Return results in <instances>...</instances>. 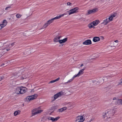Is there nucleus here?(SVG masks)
<instances>
[{"mask_svg":"<svg viewBox=\"0 0 122 122\" xmlns=\"http://www.w3.org/2000/svg\"><path fill=\"white\" fill-rule=\"evenodd\" d=\"M93 119H94L93 118H92L89 121V122H90L91 121H93Z\"/></svg>","mask_w":122,"mask_h":122,"instance_id":"c03bdc74","label":"nucleus"},{"mask_svg":"<svg viewBox=\"0 0 122 122\" xmlns=\"http://www.w3.org/2000/svg\"><path fill=\"white\" fill-rule=\"evenodd\" d=\"M83 66V64H82L80 66V67H82Z\"/></svg>","mask_w":122,"mask_h":122,"instance_id":"49530a36","label":"nucleus"},{"mask_svg":"<svg viewBox=\"0 0 122 122\" xmlns=\"http://www.w3.org/2000/svg\"><path fill=\"white\" fill-rule=\"evenodd\" d=\"M9 46V45L7 46H6V47H8Z\"/></svg>","mask_w":122,"mask_h":122,"instance_id":"8fccbe9b","label":"nucleus"},{"mask_svg":"<svg viewBox=\"0 0 122 122\" xmlns=\"http://www.w3.org/2000/svg\"><path fill=\"white\" fill-rule=\"evenodd\" d=\"M116 44H115L114 45H113V46H110L111 47H115L116 46Z\"/></svg>","mask_w":122,"mask_h":122,"instance_id":"ea45409f","label":"nucleus"},{"mask_svg":"<svg viewBox=\"0 0 122 122\" xmlns=\"http://www.w3.org/2000/svg\"><path fill=\"white\" fill-rule=\"evenodd\" d=\"M11 8V6H7V7H6L5 8V10H8V8Z\"/></svg>","mask_w":122,"mask_h":122,"instance_id":"e433bc0d","label":"nucleus"},{"mask_svg":"<svg viewBox=\"0 0 122 122\" xmlns=\"http://www.w3.org/2000/svg\"><path fill=\"white\" fill-rule=\"evenodd\" d=\"M67 14L66 13H64L63 14H62L59 16H57L54 18H53L54 20H56L59 19L63 17L64 15H66Z\"/></svg>","mask_w":122,"mask_h":122,"instance_id":"2eb2a0df","label":"nucleus"},{"mask_svg":"<svg viewBox=\"0 0 122 122\" xmlns=\"http://www.w3.org/2000/svg\"><path fill=\"white\" fill-rule=\"evenodd\" d=\"M67 38H65L62 40H60L59 41V43L61 44L65 43L67 41Z\"/></svg>","mask_w":122,"mask_h":122,"instance_id":"412c9836","label":"nucleus"},{"mask_svg":"<svg viewBox=\"0 0 122 122\" xmlns=\"http://www.w3.org/2000/svg\"><path fill=\"white\" fill-rule=\"evenodd\" d=\"M116 15L117 14L115 13L114 14L110 16L112 18H113L115 17Z\"/></svg>","mask_w":122,"mask_h":122,"instance_id":"7c9ffc66","label":"nucleus"},{"mask_svg":"<svg viewBox=\"0 0 122 122\" xmlns=\"http://www.w3.org/2000/svg\"><path fill=\"white\" fill-rule=\"evenodd\" d=\"M85 119L82 116H79L76 117L75 120V122H82L84 121Z\"/></svg>","mask_w":122,"mask_h":122,"instance_id":"423d86ee","label":"nucleus"},{"mask_svg":"<svg viewBox=\"0 0 122 122\" xmlns=\"http://www.w3.org/2000/svg\"><path fill=\"white\" fill-rule=\"evenodd\" d=\"M54 20L53 18L51 19L48 21H47V22L49 25L50 24H51V23H52L53 22Z\"/></svg>","mask_w":122,"mask_h":122,"instance_id":"a878e982","label":"nucleus"},{"mask_svg":"<svg viewBox=\"0 0 122 122\" xmlns=\"http://www.w3.org/2000/svg\"><path fill=\"white\" fill-rule=\"evenodd\" d=\"M76 77L74 76L71 79L69 80L67 82H66L65 84H66V83H69L71 82L74 79V78Z\"/></svg>","mask_w":122,"mask_h":122,"instance_id":"b1692460","label":"nucleus"},{"mask_svg":"<svg viewBox=\"0 0 122 122\" xmlns=\"http://www.w3.org/2000/svg\"><path fill=\"white\" fill-rule=\"evenodd\" d=\"M5 77L3 76H0V81L4 79Z\"/></svg>","mask_w":122,"mask_h":122,"instance_id":"2f4dec72","label":"nucleus"},{"mask_svg":"<svg viewBox=\"0 0 122 122\" xmlns=\"http://www.w3.org/2000/svg\"><path fill=\"white\" fill-rule=\"evenodd\" d=\"M60 79V78L58 77L55 80L51 81L49 82V83H54V82L59 80Z\"/></svg>","mask_w":122,"mask_h":122,"instance_id":"393cba45","label":"nucleus"},{"mask_svg":"<svg viewBox=\"0 0 122 122\" xmlns=\"http://www.w3.org/2000/svg\"><path fill=\"white\" fill-rule=\"evenodd\" d=\"M67 108L66 107H64L61 108L59 109V112H62L66 110Z\"/></svg>","mask_w":122,"mask_h":122,"instance_id":"4be33fe9","label":"nucleus"},{"mask_svg":"<svg viewBox=\"0 0 122 122\" xmlns=\"http://www.w3.org/2000/svg\"><path fill=\"white\" fill-rule=\"evenodd\" d=\"M118 41L117 40L115 41H114V42L116 43H117L118 42Z\"/></svg>","mask_w":122,"mask_h":122,"instance_id":"37998d69","label":"nucleus"},{"mask_svg":"<svg viewBox=\"0 0 122 122\" xmlns=\"http://www.w3.org/2000/svg\"><path fill=\"white\" fill-rule=\"evenodd\" d=\"M20 87L16 88L15 90V93L17 94H20Z\"/></svg>","mask_w":122,"mask_h":122,"instance_id":"a211bd4d","label":"nucleus"},{"mask_svg":"<svg viewBox=\"0 0 122 122\" xmlns=\"http://www.w3.org/2000/svg\"><path fill=\"white\" fill-rule=\"evenodd\" d=\"M13 76H14V78H16L18 76H16L15 75H14Z\"/></svg>","mask_w":122,"mask_h":122,"instance_id":"58836bf2","label":"nucleus"},{"mask_svg":"<svg viewBox=\"0 0 122 122\" xmlns=\"http://www.w3.org/2000/svg\"><path fill=\"white\" fill-rule=\"evenodd\" d=\"M10 50V49H6V50L7 51H9Z\"/></svg>","mask_w":122,"mask_h":122,"instance_id":"09e8293b","label":"nucleus"},{"mask_svg":"<svg viewBox=\"0 0 122 122\" xmlns=\"http://www.w3.org/2000/svg\"><path fill=\"white\" fill-rule=\"evenodd\" d=\"M20 94H23L25 93L27 91L26 88L25 87H20Z\"/></svg>","mask_w":122,"mask_h":122,"instance_id":"9d476101","label":"nucleus"},{"mask_svg":"<svg viewBox=\"0 0 122 122\" xmlns=\"http://www.w3.org/2000/svg\"><path fill=\"white\" fill-rule=\"evenodd\" d=\"M67 5H68L71 6L72 5V3L70 2H68L67 3Z\"/></svg>","mask_w":122,"mask_h":122,"instance_id":"f704fd0d","label":"nucleus"},{"mask_svg":"<svg viewBox=\"0 0 122 122\" xmlns=\"http://www.w3.org/2000/svg\"><path fill=\"white\" fill-rule=\"evenodd\" d=\"M20 111L19 110H18L15 111L14 113V116H16L18 115L20 113Z\"/></svg>","mask_w":122,"mask_h":122,"instance_id":"bb28decb","label":"nucleus"},{"mask_svg":"<svg viewBox=\"0 0 122 122\" xmlns=\"http://www.w3.org/2000/svg\"><path fill=\"white\" fill-rule=\"evenodd\" d=\"M85 69V68H84L82 69L79 71L78 73L76 75H75V76L76 77L79 76L81 75L83 73V71Z\"/></svg>","mask_w":122,"mask_h":122,"instance_id":"dca6fc26","label":"nucleus"},{"mask_svg":"<svg viewBox=\"0 0 122 122\" xmlns=\"http://www.w3.org/2000/svg\"><path fill=\"white\" fill-rule=\"evenodd\" d=\"M7 24V21L6 20H4L3 22V23L0 24V30L5 27Z\"/></svg>","mask_w":122,"mask_h":122,"instance_id":"9b49d317","label":"nucleus"},{"mask_svg":"<svg viewBox=\"0 0 122 122\" xmlns=\"http://www.w3.org/2000/svg\"><path fill=\"white\" fill-rule=\"evenodd\" d=\"M5 65V64L4 63H3L2 64L1 66H4V65Z\"/></svg>","mask_w":122,"mask_h":122,"instance_id":"a18cd8bd","label":"nucleus"},{"mask_svg":"<svg viewBox=\"0 0 122 122\" xmlns=\"http://www.w3.org/2000/svg\"><path fill=\"white\" fill-rule=\"evenodd\" d=\"M4 51L3 50H0V57L3 55L4 54Z\"/></svg>","mask_w":122,"mask_h":122,"instance_id":"cd10ccee","label":"nucleus"},{"mask_svg":"<svg viewBox=\"0 0 122 122\" xmlns=\"http://www.w3.org/2000/svg\"><path fill=\"white\" fill-rule=\"evenodd\" d=\"M114 110H108L107 113V117L106 119L110 118L114 114Z\"/></svg>","mask_w":122,"mask_h":122,"instance_id":"7ed1b4c3","label":"nucleus"},{"mask_svg":"<svg viewBox=\"0 0 122 122\" xmlns=\"http://www.w3.org/2000/svg\"><path fill=\"white\" fill-rule=\"evenodd\" d=\"M107 76L103 77V79L101 77L99 78L98 81H97V84H101L103 83L104 80H106L107 78Z\"/></svg>","mask_w":122,"mask_h":122,"instance_id":"6e6552de","label":"nucleus"},{"mask_svg":"<svg viewBox=\"0 0 122 122\" xmlns=\"http://www.w3.org/2000/svg\"><path fill=\"white\" fill-rule=\"evenodd\" d=\"M64 94V92H61L57 93L55 95L53 96L54 99L52 100L53 101L55 100L58 97H61V96L63 95Z\"/></svg>","mask_w":122,"mask_h":122,"instance_id":"39448f33","label":"nucleus"},{"mask_svg":"<svg viewBox=\"0 0 122 122\" xmlns=\"http://www.w3.org/2000/svg\"><path fill=\"white\" fill-rule=\"evenodd\" d=\"M82 44H83L85 45H90L92 44V42L91 40H86Z\"/></svg>","mask_w":122,"mask_h":122,"instance_id":"4468645a","label":"nucleus"},{"mask_svg":"<svg viewBox=\"0 0 122 122\" xmlns=\"http://www.w3.org/2000/svg\"><path fill=\"white\" fill-rule=\"evenodd\" d=\"M116 105H122V99H118L115 102Z\"/></svg>","mask_w":122,"mask_h":122,"instance_id":"f8f14e48","label":"nucleus"},{"mask_svg":"<svg viewBox=\"0 0 122 122\" xmlns=\"http://www.w3.org/2000/svg\"><path fill=\"white\" fill-rule=\"evenodd\" d=\"M49 25L48 23L47 22H46L45 24L42 28L40 29V30L44 29L46 28Z\"/></svg>","mask_w":122,"mask_h":122,"instance_id":"5701e85b","label":"nucleus"},{"mask_svg":"<svg viewBox=\"0 0 122 122\" xmlns=\"http://www.w3.org/2000/svg\"><path fill=\"white\" fill-rule=\"evenodd\" d=\"M61 37V36H56L53 39V41L55 42H59V41L60 40V38Z\"/></svg>","mask_w":122,"mask_h":122,"instance_id":"ddd939ff","label":"nucleus"},{"mask_svg":"<svg viewBox=\"0 0 122 122\" xmlns=\"http://www.w3.org/2000/svg\"><path fill=\"white\" fill-rule=\"evenodd\" d=\"M107 113L106 112H104L102 114L103 117V118H105L106 119V117H107Z\"/></svg>","mask_w":122,"mask_h":122,"instance_id":"c85d7f7f","label":"nucleus"},{"mask_svg":"<svg viewBox=\"0 0 122 122\" xmlns=\"http://www.w3.org/2000/svg\"><path fill=\"white\" fill-rule=\"evenodd\" d=\"M113 19V18H112L111 17V16L109 17L108 18V19L109 20V22H110V21H112Z\"/></svg>","mask_w":122,"mask_h":122,"instance_id":"473e14b6","label":"nucleus"},{"mask_svg":"<svg viewBox=\"0 0 122 122\" xmlns=\"http://www.w3.org/2000/svg\"><path fill=\"white\" fill-rule=\"evenodd\" d=\"M42 111V110H39L37 108L34 109L31 111L32 115L31 117H32L37 114L40 113Z\"/></svg>","mask_w":122,"mask_h":122,"instance_id":"f03ea898","label":"nucleus"},{"mask_svg":"<svg viewBox=\"0 0 122 122\" xmlns=\"http://www.w3.org/2000/svg\"><path fill=\"white\" fill-rule=\"evenodd\" d=\"M117 99L116 98V97H114L113 98V100H116Z\"/></svg>","mask_w":122,"mask_h":122,"instance_id":"a19ab883","label":"nucleus"},{"mask_svg":"<svg viewBox=\"0 0 122 122\" xmlns=\"http://www.w3.org/2000/svg\"><path fill=\"white\" fill-rule=\"evenodd\" d=\"M78 9L79 8L78 7H76L67 11V12H68V13L69 14V15H70L72 14L78 12Z\"/></svg>","mask_w":122,"mask_h":122,"instance_id":"20e7f679","label":"nucleus"},{"mask_svg":"<svg viewBox=\"0 0 122 122\" xmlns=\"http://www.w3.org/2000/svg\"><path fill=\"white\" fill-rule=\"evenodd\" d=\"M14 43H13L11 44V46H13L14 45Z\"/></svg>","mask_w":122,"mask_h":122,"instance_id":"79ce46f5","label":"nucleus"},{"mask_svg":"<svg viewBox=\"0 0 122 122\" xmlns=\"http://www.w3.org/2000/svg\"><path fill=\"white\" fill-rule=\"evenodd\" d=\"M101 37L102 38V39H104V37L103 36H102Z\"/></svg>","mask_w":122,"mask_h":122,"instance_id":"de8ad7c7","label":"nucleus"},{"mask_svg":"<svg viewBox=\"0 0 122 122\" xmlns=\"http://www.w3.org/2000/svg\"><path fill=\"white\" fill-rule=\"evenodd\" d=\"M109 22V20L108 19V18H107L103 20V22L101 23V24L105 25L107 24Z\"/></svg>","mask_w":122,"mask_h":122,"instance_id":"f3484780","label":"nucleus"},{"mask_svg":"<svg viewBox=\"0 0 122 122\" xmlns=\"http://www.w3.org/2000/svg\"><path fill=\"white\" fill-rule=\"evenodd\" d=\"M60 117H56L55 118H54L53 117H51L50 118V120H51L52 121L55 122L57 121L60 118Z\"/></svg>","mask_w":122,"mask_h":122,"instance_id":"aec40b11","label":"nucleus"},{"mask_svg":"<svg viewBox=\"0 0 122 122\" xmlns=\"http://www.w3.org/2000/svg\"><path fill=\"white\" fill-rule=\"evenodd\" d=\"M28 77V76H25L24 77L23 76H22V77H21V79L23 80L24 79H26Z\"/></svg>","mask_w":122,"mask_h":122,"instance_id":"72a5a7b5","label":"nucleus"},{"mask_svg":"<svg viewBox=\"0 0 122 122\" xmlns=\"http://www.w3.org/2000/svg\"><path fill=\"white\" fill-rule=\"evenodd\" d=\"M118 85H122V79L121 80V82L119 83L118 84Z\"/></svg>","mask_w":122,"mask_h":122,"instance_id":"c9c22d12","label":"nucleus"},{"mask_svg":"<svg viewBox=\"0 0 122 122\" xmlns=\"http://www.w3.org/2000/svg\"><path fill=\"white\" fill-rule=\"evenodd\" d=\"M98 10L97 9L95 8L92 10L87 11V12L86 14V15H88L94 13L97 11Z\"/></svg>","mask_w":122,"mask_h":122,"instance_id":"1a4fd4ad","label":"nucleus"},{"mask_svg":"<svg viewBox=\"0 0 122 122\" xmlns=\"http://www.w3.org/2000/svg\"><path fill=\"white\" fill-rule=\"evenodd\" d=\"M21 16L22 15L19 13L17 14L16 15V17L18 18H20Z\"/></svg>","mask_w":122,"mask_h":122,"instance_id":"c756f323","label":"nucleus"},{"mask_svg":"<svg viewBox=\"0 0 122 122\" xmlns=\"http://www.w3.org/2000/svg\"><path fill=\"white\" fill-rule=\"evenodd\" d=\"M37 94H35L32 96H27L26 98V99L27 100L30 101L36 99L37 98Z\"/></svg>","mask_w":122,"mask_h":122,"instance_id":"0eeeda50","label":"nucleus"},{"mask_svg":"<svg viewBox=\"0 0 122 122\" xmlns=\"http://www.w3.org/2000/svg\"><path fill=\"white\" fill-rule=\"evenodd\" d=\"M100 40V38L97 36H95L94 37L93 39V41L95 42H96L97 41H99Z\"/></svg>","mask_w":122,"mask_h":122,"instance_id":"6ab92c4d","label":"nucleus"},{"mask_svg":"<svg viewBox=\"0 0 122 122\" xmlns=\"http://www.w3.org/2000/svg\"><path fill=\"white\" fill-rule=\"evenodd\" d=\"M51 118V117H47L46 118V119L48 120H50V118Z\"/></svg>","mask_w":122,"mask_h":122,"instance_id":"4c0bfd02","label":"nucleus"},{"mask_svg":"<svg viewBox=\"0 0 122 122\" xmlns=\"http://www.w3.org/2000/svg\"><path fill=\"white\" fill-rule=\"evenodd\" d=\"M100 22L99 20H97L93 21L88 25V26L89 28L91 29L94 27V26H96Z\"/></svg>","mask_w":122,"mask_h":122,"instance_id":"f257e3e1","label":"nucleus"}]
</instances>
